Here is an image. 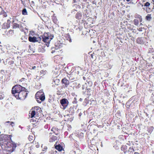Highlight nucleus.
Listing matches in <instances>:
<instances>
[{"instance_id":"obj_9","label":"nucleus","mask_w":154,"mask_h":154,"mask_svg":"<svg viewBox=\"0 0 154 154\" xmlns=\"http://www.w3.org/2000/svg\"><path fill=\"white\" fill-rule=\"evenodd\" d=\"M62 82L64 83L66 87H67V85L69 84V81L66 79H63L62 80Z\"/></svg>"},{"instance_id":"obj_8","label":"nucleus","mask_w":154,"mask_h":154,"mask_svg":"<svg viewBox=\"0 0 154 154\" xmlns=\"http://www.w3.org/2000/svg\"><path fill=\"white\" fill-rule=\"evenodd\" d=\"M36 112L35 110H32L31 113H29V116L31 118H32L34 117L35 115H36Z\"/></svg>"},{"instance_id":"obj_17","label":"nucleus","mask_w":154,"mask_h":154,"mask_svg":"<svg viewBox=\"0 0 154 154\" xmlns=\"http://www.w3.org/2000/svg\"><path fill=\"white\" fill-rule=\"evenodd\" d=\"M21 92L24 91L26 92V89L24 87L21 86V89L20 88Z\"/></svg>"},{"instance_id":"obj_35","label":"nucleus","mask_w":154,"mask_h":154,"mask_svg":"<svg viewBox=\"0 0 154 154\" xmlns=\"http://www.w3.org/2000/svg\"><path fill=\"white\" fill-rule=\"evenodd\" d=\"M42 146H43L42 145Z\"/></svg>"},{"instance_id":"obj_4","label":"nucleus","mask_w":154,"mask_h":154,"mask_svg":"<svg viewBox=\"0 0 154 154\" xmlns=\"http://www.w3.org/2000/svg\"><path fill=\"white\" fill-rule=\"evenodd\" d=\"M27 93L24 91L20 92L15 96V97L17 99L21 100H23L25 99L26 97Z\"/></svg>"},{"instance_id":"obj_11","label":"nucleus","mask_w":154,"mask_h":154,"mask_svg":"<svg viewBox=\"0 0 154 154\" xmlns=\"http://www.w3.org/2000/svg\"><path fill=\"white\" fill-rule=\"evenodd\" d=\"M55 148L59 151H61L62 149V147L60 145L55 146Z\"/></svg>"},{"instance_id":"obj_32","label":"nucleus","mask_w":154,"mask_h":154,"mask_svg":"<svg viewBox=\"0 0 154 154\" xmlns=\"http://www.w3.org/2000/svg\"><path fill=\"white\" fill-rule=\"evenodd\" d=\"M91 56L92 58H93V56L92 55H91Z\"/></svg>"},{"instance_id":"obj_29","label":"nucleus","mask_w":154,"mask_h":154,"mask_svg":"<svg viewBox=\"0 0 154 154\" xmlns=\"http://www.w3.org/2000/svg\"><path fill=\"white\" fill-rule=\"evenodd\" d=\"M37 100V101H38V102L39 103H41V102H39V100Z\"/></svg>"},{"instance_id":"obj_33","label":"nucleus","mask_w":154,"mask_h":154,"mask_svg":"<svg viewBox=\"0 0 154 154\" xmlns=\"http://www.w3.org/2000/svg\"><path fill=\"white\" fill-rule=\"evenodd\" d=\"M51 131H53V129H51Z\"/></svg>"},{"instance_id":"obj_1","label":"nucleus","mask_w":154,"mask_h":154,"mask_svg":"<svg viewBox=\"0 0 154 154\" xmlns=\"http://www.w3.org/2000/svg\"><path fill=\"white\" fill-rule=\"evenodd\" d=\"M35 97L36 99H39L42 101L45 99L44 93L42 90H41L37 92L35 94Z\"/></svg>"},{"instance_id":"obj_18","label":"nucleus","mask_w":154,"mask_h":154,"mask_svg":"<svg viewBox=\"0 0 154 154\" xmlns=\"http://www.w3.org/2000/svg\"><path fill=\"white\" fill-rule=\"evenodd\" d=\"M149 5L150 3L149 2H147L145 4L144 6L147 7L149 6Z\"/></svg>"},{"instance_id":"obj_14","label":"nucleus","mask_w":154,"mask_h":154,"mask_svg":"<svg viewBox=\"0 0 154 154\" xmlns=\"http://www.w3.org/2000/svg\"><path fill=\"white\" fill-rule=\"evenodd\" d=\"M56 139V137H52L51 139L50 140V142H52L55 141V140Z\"/></svg>"},{"instance_id":"obj_20","label":"nucleus","mask_w":154,"mask_h":154,"mask_svg":"<svg viewBox=\"0 0 154 154\" xmlns=\"http://www.w3.org/2000/svg\"><path fill=\"white\" fill-rule=\"evenodd\" d=\"M33 138V137L32 136H29V139L30 140V139H31L32 140L33 139L32 138Z\"/></svg>"},{"instance_id":"obj_26","label":"nucleus","mask_w":154,"mask_h":154,"mask_svg":"<svg viewBox=\"0 0 154 154\" xmlns=\"http://www.w3.org/2000/svg\"><path fill=\"white\" fill-rule=\"evenodd\" d=\"M80 14H79H79L78 13V14H77V17L78 16V15H79V16H80Z\"/></svg>"},{"instance_id":"obj_27","label":"nucleus","mask_w":154,"mask_h":154,"mask_svg":"<svg viewBox=\"0 0 154 154\" xmlns=\"http://www.w3.org/2000/svg\"><path fill=\"white\" fill-rule=\"evenodd\" d=\"M36 146L37 148H38L39 147V146L38 145H36Z\"/></svg>"},{"instance_id":"obj_2","label":"nucleus","mask_w":154,"mask_h":154,"mask_svg":"<svg viewBox=\"0 0 154 154\" xmlns=\"http://www.w3.org/2000/svg\"><path fill=\"white\" fill-rule=\"evenodd\" d=\"M21 86L20 85L14 86L12 90V94H14V96H15L16 94H17L21 91L20 88L21 89Z\"/></svg>"},{"instance_id":"obj_10","label":"nucleus","mask_w":154,"mask_h":154,"mask_svg":"<svg viewBox=\"0 0 154 154\" xmlns=\"http://www.w3.org/2000/svg\"><path fill=\"white\" fill-rule=\"evenodd\" d=\"M59 51H61V50L60 49H55L54 50H53L51 52L52 53H53L55 52V54L56 55L59 54Z\"/></svg>"},{"instance_id":"obj_28","label":"nucleus","mask_w":154,"mask_h":154,"mask_svg":"<svg viewBox=\"0 0 154 154\" xmlns=\"http://www.w3.org/2000/svg\"><path fill=\"white\" fill-rule=\"evenodd\" d=\"M134 154H139L138 152H135Z\"/></svg>"},{"instance_id":"obj_22","label":"nucleus","mask_w":154,"mask_h":154,"mask_svg":"<svg viewBox=\"0 0 154 154\" xmlns=\"http://www.w3.org/2000/svg\"><path fill=\"white\" fill-rule=\"evenodd\" d=\"M15 25H14V27H17L19 26V25L18 24H15Z\"/></svg>"},{"instance_id":"obj_19","label":"nucleus","mask_w":154,"mask_h":154,"mask_svg":"<svg viewBox=\"0 0 154 154\" xmlns=\"http://www.w3.org/2000/svg\"><path fill=\"white\" fill-rule=\"evenodd\" d=\"M146 18L147 20H149L150 19V17L149 16H147Z\"/></svg>"},{"instance_id":"obj_34","label":"nucleus","mask_w":154,"mask_h":154,"mask_svg":"<svg viewBox=\"0 0 154 154\" xmlns=\"http://www.w3.org/2000/svg\"><path fill=\"white\" fill-rule=\"evenodd\" d=\"M140 21H141V19H140Z\"/></svg>"},{"instance_id":"obj_7","label":"nucleus","mask_w":154,"mask_h":154,"mask_svg":"<svg viewBox=\"0 0 154 154\" xmlns=\"http://www.w3.org/2000/svg\"><path fill=\"white\" fill-rule=\"evenodd\" d=\"M6 144L8 147H12L13 149L15 148L16 146L15 144L11 142L7 143Z\"/></svg>"},{"instance_id":"obj_23","label":"nucleus","mask_w":154,"mask_h":154,"mask_svg":"<svg viewBox=\"0 0 154 154\" xmlns=\"http://www.w3.org/2000/svg\"><path fill=\"white\" fill-rule=\"evenodd\" d=\"M14 123L13 122H10V125H11L12 126H13L12 124H14Z\"/></svg>"},{"instance_id":"obj_12","label":"nucleus","mask_w":154,"mask_h":154,"mask_svg":"<svg viewBox=\"0 0 154 154\" xmlns=\"http://www.w3.org/2000/svg\"><path fill=\"white\" fill-rule=\"evenodd\" d=\"M34 110H35L36 112V114L38 112H40L41 111V109L40 108L38 107H35Z\"/></svg>"},{"instance_id":"obj_6","label":"nucleus","mask_w":154,"mask_h":154,"mask_svg":"<svg viewBox=\"0 0 154 154\" xmlns=\"http://www.w3.org/2000/svg\"><path fill=\"white\" fill-rule=\"evenodd\" d=\"M67 100L66 99H62L60 101V103L63 106V109H65L66 107L67 106Z\"/></svg>"},{"instance_id":"obj_13","label":"nucleus","mask_w":154,"mask_h":154,"mask_svg":"<svg viewBox=\"0 0 154 154\" xmlns=\"http://www.w3.org/2000/svg\"><path fill=\"white\" fill-rule=\"evenodd\" d=\"M134 24L135 25L137 26L139 24V21L137 19H135L134 20Z\"/></svg>"},{"instance_id":"obj_5","label":"nucleus","mask_w":154,"mask_h":154,"mask_svg":"<svg viewBox=\"0 0 154 154\" xmlns=\"http://www.w3.org/2000/svg\"><path fill=\"white\" fill-rule=\"evenodd\" d=\"M42 39L41 36L38 37L33 36H29V41L31 42H40Z\"/></svg>"},{"instance_id":"obj_31","label":"nucleus","mask_w":154,"mask_h":154,"mask_svg":"<svg viewBox=\"0 0 154 154\" xmlns=\"http://www.w3.org/2000/svg\"><path fill=\"white\" fill-rule=\"evenodd\" d=\"M130 0H126L127 1L129 2Z\"/></svg>"},{"instance_id":"obj_30","label":"nucleus","mask_w":154,"mask_h":154,"mask_svg":"<svg viewBox=\"0 0 154 154\" xmlns=\"http://www.w3.org/2000/svg\"><path fill=\"white\" fill-rule=\"evenodd\" d=\"M10 122H9V121H8V122H6V123H10Z\"/></svg>"},{"instance_id":"obj_16","label":"nucleus","mask_w":154,"mask_h":154,"mask_svg":"<svg viewBox=\"0 0 154 154\" xmlns=\"http://www.w3.org/2000/svg\"><path fill=\"white\" fill-rule=\"evenodd\" d=\"M35 34L34 32L32 31H30L29 35H34Z\"/></svg>"},{"instance_id":"obj_25","label":"nucleus","mask_w":154,"mask_h":154,"mask_svg":"<svg viewBox=\"0 0 154 154\" xmlns=\"http://www.w3.org/2000/svg\"><path fill=\"white\" fill-rule=\"evenodd\" d=\"M47 149V148L46 146H45L44 147V149H45V150H46Z\"/></svg>"},{"instance_id":"obj_21","label":"nucleus","mask_w":154,"mask_h":154,"mask_svg":"<svg viewBox=\"0 0 154 154\" xmlns=\"http://www.w3.org/2000/svg\"><path fill=\"white\" fill-rule=\"evenodd\" d=\"M43 72H44V74H45L46 73L45 71H44L43 70H42L41 71V73H43Z\"/></svg>"},{"instance_id":"obj_15","label":"nucleus","mask_w":154,"mask_h":154,"mask_svg":"<svg viewBox=\"0 0 154 154\" xmlns=\"http://www.w3.org/2000/svg\"><path fill=\"white\" fill-rule=\"evenodd\" d=\"M22 14H23L25 15L27 14V11L25 9H23V10Z\"/></svg>"},{"instance_id":"obj_3","label":"nucleus","mask_w":154,"mask_h":154,"mask_svg":"<svg viewBox=\"0 0 154 154\" xmlns=\"http://www.w3.org/2000/svg\"><path fill=\"white\" fill-rule=\"evenodd\" d=\"M41 38H42L43 41L45 43L48 44V45L46 44L47 47L49 46V43L50 41L53 38L50 37L48 36L47 33L44 34L43 36H41Z\"/></svg>"},{"instance_id":"obj_24","label":"nucleus","mask_w":154,"mask_h":154,"mask_svg":"<svg viewBox=\"0 0 154 154\" xmlns=\"http://www.w3.org/2000/svg\"><path fill=\"white\" fill-rule=\"evenodd\" d=\"M36 66H34L33 67H32V69H35V68H36Z\"/></svg>"}]
</instances>
